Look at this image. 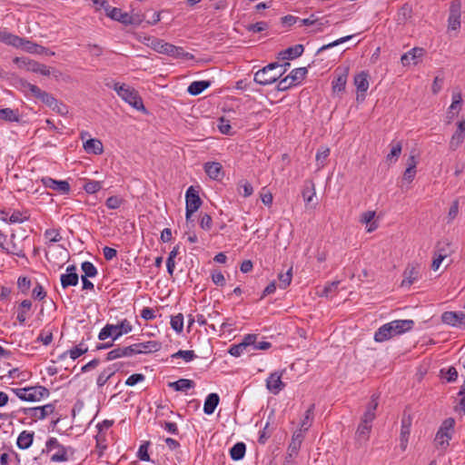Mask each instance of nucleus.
<instances>
[{"instance_id":"41","label":"nucleus","mask_w":465,"mask_h":465,"mask_svg":"<svg viewBox=\"0 0 465 465\" xmlns=\"http://www.w3.org/2000/svg\"><path fill=\"white\" fill-rule=\"evenodd\" d=\"M114 329L115 327H113V324H106L99 332L98 339L100 341H104L109 337H112L113 341H116L117 339H114Z\"/></svg>"},{"instance_id":"24","label":"nucleus","mask_w":465,"mask_h":465,"mask_svg":"<svg viewBox=\"0 0 465 465\" xmlns=\"http://www.w3.org/2000/svg\"><path fill=\"white\" fill-rule=\"evenodd\" d=\"M34 435V432L23 430L17 438V447L21 450L28 449L33 443Z\"/></svg>"},{"instance_id":"39","label":"nucleus","mask_w":465,"mask_h":465,"mask_svg":"<svg viewBox=\"0 0 465 465\" xmlns=\"http://www.w3.org/2000/svg\"><path fill=\"white\" fill-rule=\"evenodd\" d=\"M117 369H114L113 367H108L107 369L104 370L98 376L96 383L98 387L104 386L108 380L115 373Z\"/></svg>"},{"instance_id":"19","label":"nucleus","mask_w":465,"mask_h":465,"mask_svg":"<svg viewBox=\"0 0 465 465\" xmlns=\"http://www.w3.org/2000/svg\"><path fill=\"white\" fill-rule=\"evenodd\" d=\"M137 354L151 353L158 351L161 349V343L156 341H149L134 344Z\"/></svg>"},{"instance_id":"29","label":"nucleus","mask_w":465,"mask_h":465,"mask_svg":"<svg viewBox=\"0 0 465 465\" xmlns=\"http://www.w3.org/2000/svg\"><path fill=\"white\" fill-rule=\"evenodd\" d=\"M348 69H343L332 82V88L334 92H342L345 89L347 83Z\"/></svg>"},{"instance_id":"11","label":"nucleus","mask_w":465,"mask_h":465,"mask_svg":"<svg viewBox=\"0 0 465 465\" xmlns=\"http://www.w3.org/2000/svg\"><path fill=\"white\" fill-rule=\"evenodd\" d=\"M54 410L55 404L49 403L40 407L21 408L19 411L23 412L25 415H27L31 418L44 420L50 414L54 413Z\"/></svg>"},{"instance_id":"63","label":"nucleus","mask_w":465,"mask_h":465,"mask_svg":"<svg viewBox=\"0 0 465 465\" xmlns=\"http://www.w3.org/2000/svg\"><path fill=\"white\" fill-rule=\"evenodd\" d=\"M144 379H145V377H144L143 374H142V373H134V374H132L131 376H129L127 378V380L125 381V384L127 386H134L138 382L143 381Z\"/></svg>"},{"instance_id":"26","label":"nucleus","mask_w":465,"mask_h":465,"mask_svg":"<svg viewBox=\"0 0 465 465\" xmlns=\"http://www.w3.org/2000/svg\"><path fill=\"white\" fill-rule=\"evenodd\" d=\"M84 149L88 153L101 154L103 153V143L97 139H89L84 143Z\"/></svg>"},{"instance_id":"7","label":"nucleus","mask_w":465,"mask_h":465,"mask_svg":"<svg viewBox=\"0 0 465 465\" xmlns=\"http://www.w3.org/2000/svg\"><path fill=\"white\" fill-rule=\"evenodd\" d=\"M94 2L99 4L100 6L104 9L106 15L115 21H119L123 24H139L142 22L139 16L129 15L127 13H123L120 8L111 6L104 0H94Z\"/></svg>"},{"instance_id":"60","label":"nucleus","mask_w":465,"mask_h":465,"mask_svg":"<svg viewBox=\"0 0 465 465\" xmlns=\"http://www.w3.org/2000/svg\"><path fill=\"white\" fill-rule=\"evenodd\" d=\"M123 202V199L118 196H110L109 198H107L105 205L109 209L114 210L119 208L122 205Z\"/></svg>"},{"instance_id":"25","label":"nucleus","mask_w":465,"mask_h":465,"mask_svg":"<svg viewBox=\"0 0 465 465\" xmlns=\"http://www.w3.org/2000/svg\"><path fill=\"white\" fill-rule=\"evenodd\" d=\"M31 307L32 302L30 300H24L19 304L17 311V321L21 325L25 324L27 318V313L31 310Z\"/></svg>"},{"instance_id":"4","label":"nucleus","mask_w":465,"mask_h":465,"mask_svg":"<svg viewBox=\"0 0 465 465\" xmlns=\"http://www.w3.org/2000/svg\"><path fill=\"white\" fill-rule=\"evenodd\" d=\"M282 65L279 63H271L254 74V82L261 85H269L275 83L284 74L278 70Z\"/></svg>"},{"instance_id":"57","label":"nucleus","mask_w":465,"mask_h":465,"mask_svg":"<svg viewBox=\"0 0 465 465\" xmlns=\"http://www.w3.org/2000/svg\"><path fill=\"white\" fill-rule=\"evenodd\" d=\"M45 237L51 242H58L62 240V236L57 229H47L45 232Z\"/></svg>"},{"instance_id":"9","label":"nucleus","mask_w":465,"mask_h":465,"mask_svg":"<svg viewBox=\"0 0 465 465\" xmlns=\"http://www.w3.org/2000/svg\"><path fill=\"white\" fill-rule=\"evenodd\" d=\"M54 450L56 451L51 456V461L53 462H64L69 460L68 451L73 454L72 448L64 447L59 443L56 438H50L45 444V451L51 452Z\"/></svg>"},{"instance_id":"59","label":"nucleus","mask_w":465,"mask_h":465,"mask_svg":"<svg viewBox=\"0 0 465 465\" xmlns=\"http://www.w3.org/2000/svg\"><path fill=\"white\" fill-rule=\"evenodd\" d=\"M17 286L24 294H26L31 287V281L27 277H19Z\"/></svg>"},{"instance_id":"48","label":"nucleus","mask_w":465,"mask_h":465,"mask_svg":"<svg viewBox=\"0 0 465 465\" xmlns=\"http://www.w3.org/2000/svg\"><path fill=\"white\" fill-rule=\"evenodd\" d=\"M102 189V183L94 180H88L84 185V190L87 193H95Z\"/></svg>"},{"instance_id":"55","label":"nucleus","mask_w":465,"mask_h":465,"mask_svg":"<svg viewBox=\"0 0 465 465\" xmlns=\"http://www.w3.org/2000/svg\"><path fill=\"white\" fill-rule=\"evenodd\" d=\"M464 140V134L461 132H455L450 142V148L456 150Z\"/></svg>"},{"instance_id":"14","label":"nucleus","mask_w":465,"mask_h":465,"mask_svg":"<svg viewBox=\"0 0 465 465\" xmlns=\"http://www.w3.org/2000/svg\"><path fill=\"white\" fill-rule=\"evenodd\" d=\"M137 354L134 344L126 347H117L110 351L106 355V361H114L122 357H132Z\"/></svg>"},{"instance_id":"28","label":"nucleus","mask_w":465,"mask_h":465,"mask_svg":"<svg viewBox=\"0 0 465 465\" xmlns=\"http://www.w3.org/2000/svg\"><path fill=\"white\" fill-rule=\"evenodd\" d=\"M211 85L210 81H194L188 86V93L192 95H198Z\"/></svg>"},{"instance_id":"54","label":"nucleus","mask_w":465,"mask_h":465,"mask_svg":"<svg viewBox=\"0 0 465 465\" xmlns=\"http://www.w3.org/2000/svg\"><path fill=\"white\" fill-rule=\"evenodd\" d=\"M5 43L15 47H21L25 43V38L8 33Z\"/></svg>"},{"instance_id":"2","label":"nucleus","mask_w":465,"mask_h":465,"mask_svg":"<svg viewBox=\"0 0 465 465\" xmlns=\"http://www.w3.org/2000/svg\"><path fill=\"white\" fill-rule=\"evenodd\" d=\"M412 320H395L381 326L374 333V341L383 342L394 336L410 331L414 327Z\"/></svg>"},{"instance_id":"51","label":"nucleus","mask_w":465,"mask_h":465,"mask_svg":"<svg viewBox=\"0 0 465 465\" xmlns=\"http://www.w3.org/2000/svg\"><path fill=\"white\" fill-rule=\"evenodd\" d=\"M39 100L51 109L57 105V99H55L53 94L45 91L43 92Z\"/></svg>"},{"instance_id":"6","label":"nucleus","mask_w":465,"mask_h":465,"mask_svg":"<svg viewBox=\"0 0 465 465\" xmlns=\"http://www.w3.org/2000/svg\"><path fill=\"white\" fill-rule=\"evenodd\" d=\"M114 90L123 100H124L136 110L143 112L146 111L142 98L138 94V92L135 91L134 88H131L130 86H127L124 84H119L118 83H115Z\"/></svg>"},{"instance_id":"13","label":"nucleus","mask_w":465,"mask_h":465,"mask_svg":"<svg viewBox=\"0 0 465 465\" xmlns=\"http://www.w3.org/2000/svg\"><path fill=\"white\" fill-rule=\"evenodd\" d=\"M42 183L46 187L54 191H57L62 194H68L70 193V184L66 181H57L51 177H43L41 179Z\"/></svg>"},{"instance_id":"38","label":"nucleus","mask_w":465,"mask_h":465,"mask_svg":"<svg viewBox=\"0 0 465 465\" xmlns=\"http://www.w3.org/2000/svg\"><path fill=\"white\" fill-rule=\"evenodd\" d=\"M315 405L312 404L308 410L304 413V417L301 421V428L303 429L304 431L308 430V429L312 425V421L313 420V411Z\"/></svg>"},{"instance_id":"16","label":"nucleus","mask_w":465,"mask_h":465,"mask_svg":"<svg viewBox=\"0 0 465 465\" xmlns=\"http://www.w3.org/2000/svg\"><path fill=\"white\" fill-rule=\"evenodd\" d=\"M425 54V50L421 47H414L401 55V61L404 66L411 63L417 64L420 59Z\"/></svg>"},{"instance_id":"33","label":"nucleus","mask_w":465,"mask_h":465,"mask_svg":"<svg viewBox=\"0 0 465 465\" xmlns=\"http://www.w3.org/2000/svg\"><path fill=\"white\" fill-rule=\"evenodd\" d=\"M113 327L116 328L114 329V339H118L123 334H127L133 330V326L126 319L123 320L119 324H113Z\"/></svg>"},{"instance_id":"27","label":"nucleus","mask_w":465,"mask_h":465,"mask_svg":"<svg viewBox=\"0 0 465 465\" xmlns=\"http://www.w3.org/2000/svg\"><path fill=\"white\" fill-rule=\"evenodd\" d=\"M169 386L176 391H186L189 389L194 388L195 383L192 380L180 379L176 381L170 382Z\"/></svg>"},{"instance_id":"20","label":"nucleus","mask_w":465,"mask_h":465,"mask_svg":"<svg viewBox=\"0 0 465 465\" xmlns=\"http://www.w3.org/2000/svg\"><path fill=\"white\" fill-rule=\"evenodd\" d=\"M369 74L367 72H361L354 76V84L357 88V92L361 93L362 96L367 92L369 88V81H368ZM364 99V97H362Z\"/></svg>"},{"instance_id":"36","label":"nucleus","mask_w":465,"mask_h":465,"mask_svg":"<svg viewBox=\"0 0 465 465\" xmlns=\"http://www.w3.org/2000/svg\"><path fill=\"white\" fill-rule=\"evenodd\" d=\"M299 22L301 23V26L317 25L318 28L315 30V32H322V26L329 23L328 20H326L325 22H322L314 15H312L310 17L304 19L299 18Z\"/></svg>"},{"instance_id":"56","label":"nucleus","mask_w":465,"mask_h":465,"mask_svg":"<svg viewBox=\"0 0 465 465\" xmlns=\"http://www.w3.org/2000/svg\"><path fill=\"white\" fill-rule=\"evenodd\" d=\"M269 27L268 23L266 22H257L255 24H251L246 26L247 31L252 33H260L266 30Z\"/></svg>"},{"instance_id":"53","label":"nucleus","mask_w":465,"mask_h":465,"mask_svg":"<svg viewBox=\"0 0 465 465\" xmlns=\"http://www.w3.org/2000/svg\"><path fill=\"white\" fill-rule=\"evenodd\" d=\"M172 358H182L186 362H189L196 358V355L193 351H183L179 350L177 352L172 355Z\"/></svg>"},{"instance_id":"12","label":"nucleus","mask_w":465,"mask_h":465,"mask_svg":"<svg viewBox=\"0 0 465 465\" xmlns=\"http://www.w3.org/2000/svg\"><path fill=\"white\" fill-rule=\"evenodd\" d=\"M185 210H187V217L189 218L201 207L203 201L199 196L198 191H196L193 186H190L187 189L185 193Z\"/></svg>"},{"instance_id":"42","label":"nucleus","mask_w":465,"mask_h":465,"mask_svg":"<svg viewBox=\"0 0 465 465\" xmlns=\"http://www.w3.org/2000/svg\"><path fill=\"white\" fill-rule=\"evenodd\" d=\"M374 216H375L374 211H368L361 214V222L362 223H366V224L370 223L368 232H372L377 228V224L375 223H371L372 220L374 219Z\"/></svg>"},{"instance_id":"5","label":"nucleus","mask_w":465,"mask_h":465,"mask_svg":"<svg viewBox=\"0 0 465 465\" xmlns=\"http://www.w3.org/2000/svg\"><path fill=\"white\" fill-rule=\"evenodd\" d=\"M11 390L21 401L32 402L40 401L50 394L49 390L41 385L25 388H13Z\"/></svg>"},{"instance_id":"62","label":"nucleus","mask_w":465,"mask_h":465,"mask_svg":"<svg viewBox=\"0 0 465 465\" xmlns=\"http://www.w3.org/2000/svg\"><path fill=\"white\" fill-rule=\"evenodd\" d=\"M32 296L34 299L42 301L45 298L46 292H45L43 286L40 283H37L35 287L33 289Z\"/></svg>"},{"instance_id":"31","label":"nucleus","mask_w":465,"mask_h":465,"mask_svg":"<svg viewBox=\"0 0 465 465\" xmlns=\"http://www.w3.org/2000/svg\"><path fill=\"white\" fill-rule=\"evenodd\" d=\"M245 451V444L243 442H237L231 448L230 455L233 460H240L244 457Z\"/></svg>"},{"instance_id":"45","label":"nucleus","mask_w":465,"mask_h":465,"mask_svg":"<svg viewBox=\"0 0 465 465\" xmlns=\"http://www.w3.org/2000/svg\"><path fill=\"white\" fill-rule=\"evenodd\" d=\"M292 278V268H290L286 272H281L278 276L279 287L281 289H286L290 285Z\"/></svg>"},{"instance_id":"1","label":"nucleus","mask_w":465,"mask_h":465,"mask_svg":"<svg viewBox=\"0 0 465 465\" xmlns=\"http://www.w3.org/2000/svg\"><path fill=\"white\" fill-rule=\"evenodd\" d=\"M378 400L379 395L373 394L371 396L370 402L367 404L366 411L361 419V422L355 432V440L359 446L364 445L369 440L372 428L371 423L376 418L375 411L379 405Z\"/></svg>"},{"instance_id":"3","label":"nucleus","mask_w":465,"mask_h":465,"mask_svg":"<svg viewBox=\"0 0 465 465\" xmlns=\"http://www.w3.org/2000/svg\"><path fill=\"white\" fill-rule=\"evenodd\" d=\"M150 46L157 53L163 54L173 58H181L186 60H193L194 58L193 54L185 52L183 47L166 43L162 39L153 38Z\"/></svg>"},{"instance_id":"32","label":"nucleus","mask_w":465,"mask_h":465,"mask_svg":"<svg viewBox=\"0 0 465 465\" xmlns=\"http://www.w3.org/2000/svg\"><path fill=\"white\" fill-rule=\"evenodd\" d=\"M0 119L6 122H19L20 115L17 110L4 108L0 109Z\"/></svg>"},{"instance_id":"40","label":"nucleus","mask_w":465,"mask_h":465,"mask_svg":"<svg viewBox=\"0 0 465 465\" xmlns=\"http://www.w3.org/2000/svg\"><path fill=\"white\" fill-rule=\"evenodd\" d=\"M440 375L447 382H454L458 379V371L453 366H450L448 369H441Z\"/></svg>"},{"instance_id":"35","label":"nucleus","mask_w":465,"mask_h":465,"mask_svg":"<svg viewBox=\"0 0 465 465\" xmlns=\"http://www.w3.org/2000/svg\"><path fill=\"white\" fill-rule=\"evenodd\" d=\"M302 197L306 203H310L315 196L314 183L312 181H306L302 189Z\"/></svg>"},{"instance_id":"34","label":"nucleus","mask_w":465,"mask_h":465,"mask_svg":"<svg viewBox=\"0 0 465 465\" xmlns=\"http://www.w3.org/2000/svg\"><path fill=\"white\" fill-rule=\"evenodd\" d=\"M307 73L308 70L306 67H299L292 70L288 76L292 81L294 85H296L306 77Z\"/></svg>"},{"instance_id":"30","label":"nucleus","mask_w":465,"mask_h":465,"mask_svg":"<svg viewBox=\"0 0 465 465\" xmlns=\"http://www.w3.org/2000/svg\"><path fill=\"white\" fill-rule=\"evenodd\" d=\"M61 285L64 289L78 284L79 277L76 272L64 273L60 277Z\"/></svg>"},{"instance_id":"18","label":"nucleus","mask_w":465,"mask_h":465,"mask_svg":"<svg viewBox=\"0 0 465 465\" xmlns=\"http://www.w3.org/2000/svg\"><path fill=\"white\" fill-rule=\"evenodd\" d=\"M304 51V47L302 45H295L293 46L288 47L285 50H282L279 53V59L282 60H292L302 54Z\"/></svg>"},{"instance_id":"8","label":"nucleus","mask_w":465,"mask_h":465,"mask_svg":"<svg viewBox=\"0 0 465 465\" xmlns=\"http://www.w3.org/2000/svg\"><path fill=\"white\" fill-rule=\"evenodd\" d=\"M454 426L455 420L453 418H448L443 420L434 439L435 444L438 447L445 450L449 446L454 431Z\"/></svg>"},{"instance_id":"50","label":"nucleus","mask_w":465,"mask_h":465,"mask_svg":"<svg viewBox=\"0 0 465 465\" xmlns=\"http://www.w3.org/2000/svg\"><path fill=\"white\" fill-rule=\"evenodd\" d=\"M401 143L397 142L395 144L392 145L391 152L387 155V161L389 162H395L399 158V156L401 153Z\"/></svg>"},{"instance_id":"58","label":"nucleus","mask_w":465,"mask_h":465,"mask_svg":"<svg viewBox=\"0 0 465 465\" xmlns=\"http://www.w3.org/2000/svg\"><path fill=\"white\" fill-rule=\"evenodd\" d=\"M150 445L149 441L143 443L138 450L137 456L143 461H149L150 456L148 454V447Z\"/></svg>"},{"instance_id":"64","label":"nucleus","mask_w":465,"mask_h":465,"mask_svg":"<svg viewBox=\"0 0 465 465\" xmlns=\"http://www.w3.org/2000/svg\"><path fill=\"white\" fill-rule=\"evenodd\" d=\"M459 396H460V400L459 402V406L457 407V411H460L463 414H465V380L464 383L461 385L460 390L459 391Z\"/></svg>"},{"instance_id":"21","label":"nucleus","mask_w":465,"mask_h":465,"mask_svg":"<svg viewBox=\"0 0 465 465\" xmlns=\"http://www.w3.org/2000/svg\"><path fill=\"white\" fill-rule=\"evenodd\" d=\"M411 418L410 415H403L401 420V446L405 449L406 444L408 442V438L411 432Z\"/></svg>"},{"instance_id":"49","label":"nucleus","mask_w":465,"mask_h":465,"mask_svg":"<svg viewBox=\"0 0 465 465\" xmlns=\"http://www.w3.org/2000/svg\"><path fill=\"white\" fill-rule=\"evenodd\" d=\"M441 251H443V249H440V247H438L435 251V257L431 263V268L434 271L439 269L442 261L448 256V252L441 253Z\"/></svg>"},{"instance_id":"44","label":"nucleus","mask_w":465,"mask_h":465,"mask_svg":"<svg viewBox=\"0 0 465 465\" xmlns=\"http://www.w3.org/2000/svg\"><path fill=\"white\" fill-rule=\"evenodd\" d=\"M171 327L176 332L181 333L183 330V315L182 313H178L171 318Z\"/></svg>"},{"instance_id":"10","label":"nucleus","mask_w":465,"mask_h":465,"mask_svg":"<svg viewBox=\"0 0 465 465\" xmlns=\"http://www.w3.org/2000/svg\"><path fill=\"white\" fill-rule=\"evenodd\" d=\"M15 63H22L23 65L31 72L40 74L42 75L49 76L53 75L55 78H58L60 76V73L54 69L51 70L47 65L38 63L34 60H25L24 58H18L16 57L15 59Z\"/></svg>"},{"instance_id":"47","label":"nucleus","mask_w":465,"mask_h":465,"mask_svg":"<svg viewBox=\"0 0 465 465\" xmlns=\"http://www.w3.org/2000/svg\"><path fill=\"white\" fill-rule=\"evenodd\" d=\"M23 49L29 53H37V54H43L45 48L44 46H41L39 45H36L29 40L25 39V43L21 46Z\"/></svg>"},{"instance_id":"46","label":"nucleus","mask_w":465,"mask_h":465,"mask_svg":"<svg viewBox=\"0 0 465 465\" xmlns=\"http://www.w3.org/2000/svg\"><path fill=\"white\" fill-rule=\"evenodd\" d=\"M81 269L84 272L85 277L94 278L97 275V269L91 262H84L81 265Z\"/></svg>"},{"instance_id":"43","label":"nucleus","mask_w":465,"mask_h":465,"mask_svg":"<svg viewBox=\"0 0 465 465\" xmlns=\"http://www.w3.org/2000/svg\"><path fill=\"white\" fill-rule=\"evenodd\" d=\"M457 318L458 315L456 312H444L441 314V322L452 327H458Z\"/></svg>"},{"instance_id":"23","label":"nucleus","mask_w":465,"mask_h":465,"mask_svg":"<svg viewBox=\"0 0 465 465\" xmlns=\"http://www.w3.org/2000/svg\"><path fill=\"white\" fill-rule=\"evenodd\" d=\"M220 401V397L217 393H210L204 401L203 411L207 415H211L214 412L216 407Z\"/></svg>"},{"instance_id":"52","label":"nucleus","mask_w":465,"mask_h":465,"mask_svg":"<svg viewBox=\"0 0 465 465\" xmlns=\"http://www.w3.org/2000/svg\"><path fill=\"white\" fill-rule=\"evenodd\" d=\"M330 154V149L327 147L318 150L316 153V162L319 167H323Z\"/></svg>"},{"instance_id":"61","label":"nucleus","mask_w":465,"mask_h":465,"mask_svg":"<svg viewBox=\"0 0 465 465\" xmlns=\"http://www.w3.org/2000/svg\"><path fill=\"white\" fill-rule=\"evenodd\" d=\"M448 22H449V29H451V30L458 29L460 25V15L450 14Z\"/></svg>"},{"instance_id":"22","label":"nucleus","mask_w":465,"mask_h":465,"mask_svg":"<svg viewBox=\"0 0 465 465\" xmlns=\"http://www.w3.org/2000/svg\"><path fill=\"white\" fill-rule=\"evenodd\" d=\"M420 275V271L417 267L409 266L405 269L403 272V280L401 282V286H410L411 285Z\"/></svg>"},{"instance_id":"17","label":"nucleus","mask_w":465,"mask_h":465,"mask_svg":"<svg viewBox=\"0 0 465 465\" xmlns=\"http://www.w3.org/2000/svg\"><path fill=\"white\" fill-rule=\"evenodd\" d=\"M204 171L211 179L216 181L221 180L224 175L222 164L217 162H208L204 163Z\"/></svg>"},{"instance_id":"37","label":"nucleus","mask_w":465,"mask_h":465,"mask_svg":"<svg viewBox=\"0 0 465 465\" xmlns=\"http://www.w3.org/2000/svg\"><path fill=\"white\" fill-rule=\"evenodd\" d=\"M415 173H416V162H415L414 156H411L409 158L408 167L403 173V180L411 182L415 177Z\"/></svg>"},{"instance_id":"15","label":"nucleus","mask_w":465,"mask_h":465,"mask_svg":"<svg viewBox=\"0 0 465 465\" xmlns=\"http://www.w3.org/2000/svg\"><path fill=\"white\" fill-rule=\"evenodd\" d=\"M282 372H272L266 380V388L273 394H278L285 384L282 381Z\"/></svg>"}]
</instances>
